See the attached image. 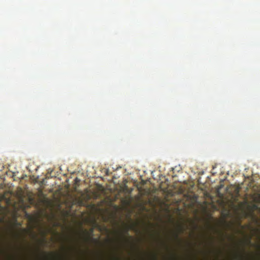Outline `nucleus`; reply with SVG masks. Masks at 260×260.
Wrapping results in <instances>:
<instances>
[{"instance_id": "f257e3e1", "label": "nucleus", "mask_w": 260, "mask_h": 260, "mask_svg": "<svg viewBox=\"0 0 260 260\" xmlns=\"http://www.w3.org/2000/svg\"><path fill=\"white\" fill-rule=\"evenodd\" d=\"M223 185L220 184L216 189V193L220 200V206L223 210H225L226 204L228 202L226 193L228 192V186L224 188L225 193H224L221 191V189L223 188Z\"/></svg>"}, {"instance_id": "f03ea898", "label": "nucleus", "mask_w": 260, "mask_h": 260, "mask_svg": "<svg viewBox=\"0 0 260 260\" xmlns=\"http://www.w3.org/2000/svg\"><path fill=\"white\" fill-rule=\"evenodd\" d=\"M60 257L58 255H52V258L53 259H58Z\"/></svg>"}, {"instance_id": "7ed1b4c3", "label": "nucleus", "mask_w": 260, "mask_h": 260, "mask_svg": "<svg viewBox=\"0 0 260 260\" xmlns=\"http://www.w3.org/2000/svg\"><path fill=\"white\" fill-rule=\"evenodd\" d=\"M175 236H176V238H178V235L177 234H175Z\"/></svg>"}, {"instance_id": "20e7f679", "label": "nucleus", "mask_w": 260, "mask_h": 260, "mask_svg": "<svg viewBox=\"0 0 260 260\" xmlns=\"http://www.w3.org/2000/svg\"><path fill=\"white\" fill-rule=\"evenodd\" d=\"M227 215H228L227 214H226V213L224 214L225 217H226L227 216Z\"/></svg>"}, {"instance_id": "39448f33", "label": "nucleus", "mask_w": 260, "mask_h": 260, "mask_svg": "<svg viewBox=\"0 0 260 260\" xmlns=\"http://www.w3.org/2000/svg\"><path fill=\"white\" fill-rule=\"evenodd\" d=\"M106 174H107V175H108V171H107V170H106Z\"/></svg>"}, {"instance_id": "423d86ee", "label": "nucleus", "mask_w": 260, "mask_h": 260, "mask_svg": "<svg viewBox=\"0 0 260 260\" xmlns=\"http://www.w3.org/2000/svg\"><path fill=\"white\" fill-rule=\"evenodd\" d=\"M77 180H78V178H76V181H77Z\"/></svg>"}]
</instances>
